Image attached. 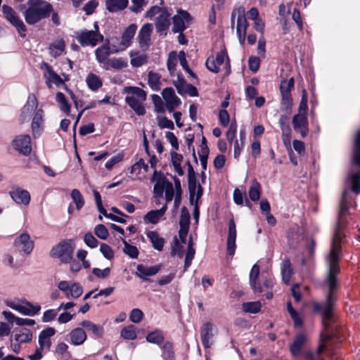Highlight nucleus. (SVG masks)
Returning <instances> with one entry per match:
<instances>
[{"label": "nucleus", "instance_id": "f257e3e1", "mask_svg": "<svg viewBox=\"0 0 360 360\" xmlns=\"http://www.w3.org/2000/svg\"><path fill=\"white\" fill-rule=\"evenodd\" d=\"M347 193V191H346L343 193L342 200L340 205L339 223L335 231L330 253L327 258L328 276L325 282L328 290L326 300L322 304L314 303L313 305L314 310L321 312L324 319H329L331 317L332 309L335 302L334 290L337 288L336 275L340 271L338 266L339 251L340 249V242L344 236L341 231V226L344 223L343 217L347 210V207L345 204Z\"/></svg>", "mask_w": 360, "mask_h": 360}, {"label": "nucleus", "instance_id": "f03ea898", "mask_svg": "<svg viewBox=\"0 0 360 360\" xmlns=\"http://www.w3.org/2000/svg\"><path fill=\"white\" fill-rule=\"evenodd\" d=\"M151 181L155 182L153 187V198L156 200L158 205L160 204V200L165 193V198L167 204L171 202L173 198L174 207L177 210L181 200L182 190L180 180L174 178V186L170 182L162 173L154 171Z\"/></svg>", "mask_w": 360, "mask_h": 360}, {"label": "nucleus", "instance_id": "7ed1b4c3", "mask_svg": "<svg viewBox=\"0 0 360 360\" xmlns=\"http://www.w3.org/2000/svg\"><path fill=\"white\" fill-rule=\"evenodd\" d=\"M28 8L25 12V19L30 25H34L49 15L52 6L44 0H29Z\"/></svg>", "mask_w": 360, "mask_h": 360}, {"label": "nucleus", "instance_id": "20e7f679", "mask_svg": "<svg viewBox=\"0 0 360 360\" xmlns=\"http://www.w3.org/2000/svg\"><path fill=\"white\" fill-rule=\"evenodd\" d=\"M127 94L125 101L137 115H143L146 113L143 103L146 100V92L136 86H127L124 89Z\"/></svg>", "mask_w": 360, "mask_h": 360}, {"label": "nucleus", "instance_id": "39448f33", "mask_svg": "<svg viewBox=\"0 0 360 360\" xmlns=\"http://www.w3.org/2000/svg\"><path fill=\"white\" fill-rule=\"evenodd\" d=\"M75 247L73 240H63L52 248L50 255L51 257L59 259L61 263L68 264L73 259Z\"/></svg>", "mask_w": 360, "mask_h": 360}, {"label": "nucleus", "instance_id": "423d86ee", "mask_svg": "<svg viewBox=\"0 0 360 360\" xmlns=\"http://www.w3.org/2000/svg\"><path fill=\"white\" fill-rule=\"evenodd\" d=\"M158 15L155 20V27L158 32L165 31L170 25V14L165 8L158 6H152L145 13L146 18L153 19Z\"/></svg>", "mask_w": 360, "mask_h": 360}, {"label": "nucleus", "instance_id": "0eeeda50", "mask_svg": "<svg viewBox=\"0 0 360 360\" xmlns=\"http://www.w3.org/2000/svg\"><path fill=\"white\" fill-rule=\"evenodd\" d=\"M94 30H82L76 33V39L82 46H96L98 43L104 39V37L100 33L97 22L94 25Z\"/></svg>", "mask_w": 360, "mask_h": 360}, {"label": "nucleus", "instance_id": "6e6552de", "mask_svg": "<svg viewBox=\"0 0 360 360\" xmlns=\"http://www.w3.org/2000/svg\"><path fill=\"white\" fill-rule=\"evenodd\" d=\"M205 65L207 69L212 72L216 73L224 69L226 75H228L231 72L229 60L225 51H221L215 58L209 57Z\"/></svg>", "mask_w": 360, "mask_h": 360}, {"label": "nucleus", "instance_id": "1a4fd4ad", "mask_svg": "<svg viewBox=\"0 0 360 360\" xmlns=\"http://www.w3.org/2000/svg\"><path fill=\"white\" fill-rule=\"evenodd\" d=\"M6 304L25 316H34L41 310L40 305H34L26 300H8Z\"/></svg>", "mask_w": 360, "mask_h": 360}, {"label": "nucleus", "instance_id": "9d476101", "mask_svg": "<svg viewBox=\"0 0 360 360\" xmlns=\"http://www.w3.org/2000/svg\"><path fill=\"white\" fill-rule=\"evenodd\" d=\"M58 288L63 292L67 299H77L83 293V288L76 282H70L68 281H60L57 284Z\"/></svg>", "mask_w": 360, "mask_h": 360}, {"label": "nucleus", "instance_id": "9b49d317", "mask_svg": "<svg viewBox=\"0 0 360 360\" xmlns=\"http://www.w3.org/2000/svg\"><path fill=\"white\" fill-rule=\"evenodd\" d=\"M2 12L4 17L16 28L21 36L24 37L25 35L26 27L15 11L11 6L4 5L2 7Z\"/></svg>", "mask_w": 360, "mask_h": 360}, {"label": "nucleus", "instance_id": "f8f14e48", "mask_svg": "<svg viewBox=\"0 0 360 360\" xmlns=\"http://www.w3.org/2000/svg\"><path fill=\"white\" fill-rule=\"evenodd\" d=\"M41 68L44 70V77L49 88H51L53 84L62 85L68 80V77L63 75L65 79H63L47 63H43Z\"/></svg>", "mask_w": 360, "mask_h": 360}, {"label": "nucleus", "instance_id": "ddd939ff", "mask_svg": "<svg viewBox=\"0 0 360 360\" xmlns=\"http://www.w3.org/2000/svg\"><path fill=\"white\" fill-rule=\"evenodd\" d=\"M173 27L174 32H182L186 26L191 22L192 18L185 11L178 10L176 14L173 16Z\"/></svg>", "mask_w": 360, "mask_h": 360}, {"label": "nucleus", "instance_id": "4468645a", "mask_svg": "<svg viewBox=\"0 0 360 360\" xmlns=\"http://www.w3.org/2000/svg\"><path fill=\"white\" fill-rule=\"evenodd\" d=\"M15 248L25 255H29L34 248V241L27 233H22L15 238L14 240Z\"/></svg>", "mask_w": 360, "mask_h": 360}, {"label": "nucleus", "instance_id": "2eb2a0df", "mask_svg": "<svg viewBox=\"0 0 360 360\" xmlns=\"http://www.w3.org/2000/svg\"><path fill=\"white\" fill-rule=\"evenodd\" d=\"M94 52L96 60L99 64L103 65V68L105 67L110 60V55L114 53L109 39H106L105 43L98 47Z\"/></svg>", "mask_w": 360, "mask_h": 360}, {"label": "nucleus", "instance_id": "dca6fc26", "mask_svg": "<svg viewBox=\"0 0 360 360\" xmlns=\"http://www.w3.org/2000/svg\"><path fill=\"white\" fill-rule=\"evenodd\" d=\"M248 27V22L245 16V8L240 7L238 9V19L236 32L239 43L243 45L245 41L246 30Z\"/></svg>", "mask_w": 360, "mask_h": 360}, {"label": "nucleus", "instance_id": "f3484780", "mask_svg": "<svg viewBox=\"0 0 360 360\" xmlns=\"http://www.w3.org/2000/svg\"><path fill=\"white\" fill-rule=\"evenodd\" d=\"M294 130L299 133L302 138L307 136L309 132L308 118L307 115L296 113L292 119Z\"/></svg>", "mask_w": 360, "mask_h": 360}, {"label": "nucleus", "instance_id": "a211bd4d", "mask_svg": "<svg viewBox=\"0 0 360 360\" xmlns=\"http://www.w3.org/2000/svg\"><path fill=\"white\" fill-rule=\"evenodd\" d=\"M190 214L186 207H182L179 219V237L182 243H186V238L189 230Z\"/></svg>", "mask_w": 360, "mask_h": 360}, {"label": "nucleus", "instance_id": "6ab92c4d", "mask_svg": "<svg viewBox=\"0 0 360 360\" xmlns=\"http://www.w3.org/2000/svg\"><path fill=\"white\" fill-rule=\"evenodd\" d=\"M15 149L23 155H29L32 151L31 140L29 135H19L13 141Z\"/></svg>", "mask_w": 360, "mask_h": 360}, {"label": "nucleus", "instance_id": "aec40b11", "mask_svg": "<svg viewBox=\"0 0 360 360\" xmlns=\"http://www.w3.org/2000/svg\"><path fill=\"white\" fill-rule=\"evenodd\" d=\"M12 200L18 205L27 206L31 200L30 193L23 188L17 187L9 192Z\"/></svg>", "mask_w": 360, "mask_h": 360}, {"label": "nucleus", "instance_id": "412c9836", "mask_svg": "<svg viewBox=\"0 0 360 360\" xmlns=\"http://www.w3.org/2000/svg\"><path fill=\"white\" fill-rule=\"evenodd\" d=\"M162 96L165 101L167 109L169 112H172L181 103L180 98L175 95L174 91L172 88H166L163 89L162 91Z\"/></svg>", "mask_w": 360, "mask_h": 360}, {"label": "nucleus", "instance_id": "4be33fe9", "mask_svg": "<svg viewBox=\"0 0 360 360\" xmlns=\"http://www.w3.org/2000/svg\"><path fill=\"white\" fill-rule=\"evenodd\" d=\"M56 333V330L53 328L49 327L42 331L39 335V347L41 350L48 352L51 345V338Z\"/></svg>", "mask_w": 360, "mask_h": 360}, {"label": "nucleus", "instance_id": "5701e85b", "mask_svg": "<svg viewBox=\"0 0 360 360\" xmlns=\"http://www.w3.org/2000/svg\"><path fill=\"white\" fill-rule=\"evenodd\" d=\"M214 326L210 322L204 323L200 329V338L205 348H209L213 343Z\"/></svg>", "mask_w": 360, "mask_h": 360}, {"label": "nucleus", "instance_id": "b1692460", "mask_svg": "<svg viewBox=\"0 0 360 360\" xmlns=\"http://www.w3.org/2000/svg\"><path fill=\"white\" fill-rule=\"evenodd\" d=\"M236 226L233 219H231L229 224V234L227 238V254L232 257L236 250Z\"/></svg>", "mask_w": 360, "mask_h": 360}, {"label": "nucleus", "instance_id": "393cba45", "mask_svg": "<svg viewBox=\"0 0 360 360\" xmlns=\"http://www.w3.org/2000/svg\"><path fill=\"white\" fill-rule=\"evenodd\" d=\"M153 30V26L150 23L144 24L139 32L138 39L141 48H146L149 46L150 36Z\"/></svg>", "mask_w": 360, "mask_h": 360}, {"label": "nucleus", "instance_id": "a878e982", "mask_svg": "<svg viewBox=\"0 0 360 360\" xmlns=\"http://www.w3.org/2000/svg\"><path fill=\"white\" fill-rule=\"evenodd\" d=\"M280 125H281V128L282 129L283 143L284 146L288 149H291L290 148V147H291V143H290L291 130L289 127L285 126L283 122L281 121H280ZM292 150H290V151L289 152L290 161L294 165H297V161L296 158L292 155Z\"/></svg>", "mask_w": 360, "mask_h": 360}, {"label": "nucleus", "instance_id": "bb28decb", "mask_svg": "<svg viewBox=\"0 0 360 360\" xmlns=\"http://www.w3.org/2000/svg\"><path fill=\"white\" fill-rule=\"evenodd\" d=\"M167 209V204H165L160 210H155L148 212L144 217L143 221L146 224H156L162 218Z\"/></svg>", "mask_w": 360, "mask_h": 360}, {"label": "nucleus", "instance_id": "cd10ccee", "mask_svg": "<svg viewBox=\"0 0 360 360\" xmlns=\"http://www.w3.org/2000/svg\"><path fill=\"white\" fill-rule=\"evenodd\" d=\"M69 337L70 343L75 346L82 345L87 339V335L82 327H77L72 329Z\"/></svg>", "mask_w": 360, "mask_h": 360}, {"label": "nucleus", "instance_id": "c85d7f7f", "mask_svg": "<svg viewBox=\"0 0 360 360\" xmlns=\"http://www.w3.org/2000/svg\"><path fill=\"white\" fill-rule=\"evenodd\" d=\"M38 105L36 97L34 95H30L26 104L21 110V116L23 120L29 118L32 112L37 109Z\"/></svg>", "mask_w": 360, "mask_h": 360}, {"label": "nucleus", "instance_id": "c756f323", "mask_svg": "<svg viewBox=\"0 0 360 360\" xmlns=\"http://www.w3.org/2000/svg\"><path fill=\"white\" fill-rule=\"evenodd\" d=\"M44 112L41 110H38L35 112L32 122V129L33 132V135L39 136L43 129V122H44Z\"/></svg>", "mask_w": 360, "mask_h": 360}, {"label": "nucleus", "instance_id": "7c9ffc66", "mask_svg": "<svg viewBox=\"0 0 360 360\" xmlns=\"http://www.w3.org/2000/svg\"><path fill=\"white\" fill-rule=\"evenodd\" d=\"M148 169V165L145 163L143 160L141 159L131 167V173L134 174L136 179H142L145 178Z\"/></svg>", "mask_w": 360, "mask_h": 360}, {"label": "nucleus", "instance_id": "2f4dec72", "mask_svg": "<svg viewBox=\"0 0 360 360\" xmlns=\"http://www.w3.org/2000/svg\"><path fill=\"white\" fill-rule=\"evenodd\" d=\"M80 326L91 331L96 338H101L104 333V328L102 326L96 324L89 320H84Z\"/></svg>", "mask_w": 360, "mask_h": 360}, {"label": "nucleus", "instance_id": "473e14b6", "mask_svg": "<svg viewBox=\"0 0 360 360\" xmlns=\"http://www.w3.org/2000/svg\"><path fill=\"white\" fill-rule=\"evenodd\" d=\"M306 342L307 338L303 334L297 335L295 338L292 345H290V350L291 354L294 356L300 355L302 347H303Z\"/></svg>", "mask_w": 360, "mask_h": 360}, {"label": "nucleus", "instance_id": "72a5a7b5", "mask_svg": "<svg viewBox=\"0 0 360 360\" xmlns=\"http://www.w3.org/2000/svg\"><path fill=\"white\" fill-rule=\"evenodd\" d=\"M159 269V267L157 266H147L140 264L136 267L137 271L136 274L139 278L145 279L148 276H151L156 274Z\"/></svg>", "mask_w": 360, "mask_h": 360}, {"label": "nucleus", "instance_id": "f704fd0d", "mask_svg": "<svg viewBox=\"0 0 360 360\" xmlns=\"http://www.w3.org/2000/svg\"><path fill=\"white\" fill-rule=\"evenodd\" d=\"M127 65L128 63L127 58H110L103 68L106 70H110L111 69L121 70L127 68Z\"/></svg>", "mask_w": 360, "mask_h": 360}, {"label": "nucleus", "instance_id": "c9c22d12", "mask_svg": "<svg viewBox=\"0 0 360 360\" xmlns=\"http://www.w3.org/2000/svg\"><path fill=\"white\" fill-rule=\"evenodd\" d=\"M129 0H105L106 9L110 12H117L127 8Z\"/></svg>", "mask_w": 360, "mask_h": 360}, {"label": "nucleus", "instance_id": "e433bc0d", "mask_svg": "<svg viewBox=\"0 0 360 360\" xmlns=\"http://www.w3.org/2000/svg\"><path fill=\"white\" fill-rule=\"evenodd\" d=\"M14 338L19 344L27 343L32 340V333L27 328H21L15 332Z\"/></svg>", "mask_w": 360, "mask_h": 360}, {"label": "nucleus", "instance_id": "4c0bfd02", "mask_svg": "<svg viewBox=\"0 0 360 360\" xmlns=\"http://www.w3.org/2000/svg\"><path fill=\"white\" fill-rule=\"evenodd\" d=\"M259 274V267L257 264H254L250 272V284L255 291L261 292L262 289L257 283Z\"/></svg>", "mask_w": 360, "mask_h": 360}, {"label": "nucleus", "instance_id": "58836bf2", "mask_svg": "<svg viewBox=\"0 0 360 360\" xmlns=\"http://www.w3.org/2000/svg\"><path fill=\"white\" fill-rule=\"evenodd\" d=\"M147 237L150 239L153 247L158 250L161 251L165 244V240L160 237L157 232L148 231L146 233Z\"/></svg>", "mask_w": 360, "mask_h": 360}, {"label": "nucleus", "instance_id": "ea45409f", "mask_svg": "<svg viewBox=\"0 0 360 360\" xmlns=\"http://www.w3.org/2000/svg\"><path fill=\"white\" fill-rule=\"evenodd\" d=\"M195 250L193 248V238L190 236L188 244L186 258L184 262V270H186L191 264L192 260L194 258Z\"/></svg>", "mask_w": 360, "mask_h": 360}, {"label": "nucleus", "instance_id": "a19ab883", "mask_svg": "<svg viewBox=\"0 0 360 360\" xmlns=\"http://www.w3.org/2000/svg\"><path fill=\"white\" fill-rule=\"evenodd\" d=\"M65 41L63 39H58L49 46V52L53 57H58L63 53L65 50Z\"/></svg>", "mask_w": 360, "mask_h": 360}, {"label": "nucleus", "instance_id": "79ce46f5", "mask_svg": "<svg viewBox=\"0 0 360 360\" xmlns=\"http://www.w3.org/2000/svg\"><path fill=\"white\" fill-rule=\"evenodd\" d=\"M86 82L90 89L96 91L102 86L103 82L101 78L94 73H89L86 78Z\"/></svg>", "mask_w": 360, "mask_h": 360}, {"label": "nucleus", "instance_id": "37998d69", "mask_svg": "<svg viewBox=\"0 0 360 360\" xmlns=\"http://www.w3.org/2000/svg\"><path fill=\"white\" fill-rule=\"evenodd\" d=\"M112 49H113V53H120L125 51L131 45L124 41L121 37V39L112 38V43H110Z\"/></svg>", "mask_w": 360, "mask_h": 360}, {"label": "nucleus", "instance_id": "c03bdc74", "mask_svg": "<svg viewBox=\"0 0 360 360\" xmlns=\"http://www.w3.org/2000/svg\"><path fill=\"white\" fill-rule=\"evenodd\" d=\"M171 158L175 172L179 175H182L184 174V171L181 167L183 156L175 151H172L171 152Z\"/></svg>", "mask_w": 360, "mask_h": 360}, {"label": "nucleus", "instance_id": "a18cd8bd", "mask_svg": "<svg viewBox=\"0 0 360 360\" xmlns=\"http://www.w3.org/2000/svg\"><path fill=\"white\" fill-rule=\"evenodd\" d=\"M120 335L125 340H135L137 337V330L136 328L130 325L127 327H124L120 332Z\"/></svg>", "mask_w": 360, "mask_h": 360}, {"label": "nucleus", "instance_id": "49530a36", "mask_svg": "<svg viewBox=\"0 0 360 360\" xmlns=\"http://www.w3.org/2000/svg\"><path fill=\"white\" fill-rule=\"evenodd\" d=\"M148 83L153 91L160 89V76L158 73L150 72L148 75Z\"/></svg>", "mask_w": 360, "mask_h": 360}, {"label": "nucleus", "instance_id": "de8ad7c7", "mask_svg": "<svg viewBox=\"0 0 360 360\" xmlns=\"http://www.w3.org/2000/svg\"><path fill=\"white\" fill-rule=\"evenodd\" d=\"M281 272H282L283 281L285 283H288L290 282V278L292 276V269L290 266V262L288 259H285L283 262Z\"/></svg>", "mask_w": 360, "mask_h": 360}, {"label": "nucleus", "instance_id": "09e8293b", "mask_svg": "<svg viewBox=\"0 0 360 360\" xmlns=\"http://www.w3.org/2000/svg\"><path fill=\"white\" fill-rule=\"evenodd\" d=\"M56 99L60 104V109L68 115L70 111V105H69L65 95L61 92H58L56 96Z\"/></svg>", "mask_w": 360, "mask_h": 360}, {"label": "nucleus", "instance_id": "8fccbe9b", "mask_svg": "<svg viewBox=\"0 0 360 360\" xmlns=\"http://www.w3.org/2000/svg\"><path fill=\"white\" fill-rule=\"evenodd\" d=\"M249 197L252 201H257L260 197V184L256 180L252 181L249 189Z\"/></svg>", "mask_w": 360, "mask_h": 360}, {"label": "nucleus", "instance_id": "3c124183", "mask_svg": "<svg viewBox=\"0 0 360 360\" xmlns=\"http://www.w3.org/2000/svg\"><path fill=\"white\" fill-rule=\"evenodd\" d=\"M147 342L153 344L160 345L164 340V336L160 330H155L149 333L146 336Z\"/></svg>", "mask_w": 360, "mask_h": 360}, {"label": "nucleus", "instance_id": "603ef678", "mask_svg": "<svg viewBox=\"0 0 360 360\" xmlns=\"http://www.w3.org/2000/svg\"><path fill=\"white\" fill-rule=\"evenodd\" d=\"M136 30L137 25L136 24H131L124 30V31L122 33V37L130 45L131 44V41L134 37Z\"/></svg>", "mask_w": 360, "mask_h": 360}, {"label": "nucleus", "instance_id": "864d4df0", "mask_svg": "<svg viewBox=\"0 0 360 360\" xmlns=\"http://www.w3.org/2000/svg\"><path fill=\"white\" fill-rule=\"evenodd\" d=\"M130 63L133 67H140L146 62V57L143 55L139 54L136 52L131 51L129 53Z\"/></svg>", "mask_w": 360, "mask_h": 360}, {"label": "nucleus", "instance_id": "5fc2aeb1", "mask_svg": "<svg viewBox=\"0 0 360 360\" xmlns=\"http://www.w3.org/2000/svg\"><path fill=\"white\" fill-rule=\"evenodd\" d=\"M287 309L293 321L295 327H300L302 325V319L299 316L298 313L292 308L290 302L287 303Z\"/></svg>", "mask_w": 360, "mask_h": 360}, {"label": "nucleus", "instance_id": "6e6d98bb", "mask_svg": "<svg viewBox=\"0 0 360 360\" xmlns=\"http://www.w3.org/2000/svg\"><path fill=\"white\" fill-rule=\"evenodd\" d=\"M261 303L259 302H250L243 304V309L245 312L255 314L260 311Z\"/></svg>", "mask_w": 360, "mask_h": 360}, {"label": "nucleus", "instance_id": "4d7b16f0", "mask_svg": "<svg viewBox=\"0 0 360 360\" xmlns=\"http://www.w3.org/2000/svg\"><path fill=\"white\" fill-rule=\"evenodd\" d=\"M307 93L305 89H303L302 91V99L300 103L297 112L300 113L301 115H307V110H308V105H307Z\"/></svg>", "mask_w": 360, "mask_h": 360}, {"label": "nucleus", "instance_id": "13d9d810", "mask_svg": "<svg viewBox=\"0 0 360 360\" xmlns=\"http://www.w3.org/2000/svg\"><path fill=\"white\" fill-rule=\"evenodd\" d=\"M294 88V79L290 78L288 80H283L281 83V94H290V91Z\"/></svg>", "mask_w": 360, "mask_h": 360}, {"label": "nucleus", "instance_id": "bf43d9fd", "mask_svg": "<svg viewBox=\"0 0 360 360\" xmlns=\"http://www.w3.org/2000/svg\"><path fill=\"white\" fill-rule=\"evenodd\" d=\"M354 161L360 166V131L356 134L354 149Z\"/></svg>", "mask_w": 360, "mask_h": 360}, {"label": "nucleus", "instance_id": "052dcab7", "mask_svg": "<svg viewBox=\"0 0 360 360\" xmlns=\"http://www.w3.org/2000/svg\"><path fill=\"white\" fill-rule=\"evenodd\" d=\"M71 197L76 205L77 209L80 210L84 204V200L79 191L73 189L71 193Z\"/></svg>", "mask_w": 360, "mask_h": 360}, {"label": "nucleus", "instance_id": "680f3d73", "mask_svg": "<svg viewBox=\"0 0 360 360\" xmlns=\"http://www.w3.org/2000/svg\"><path fill=\"white\" fill-rule=\"evenodd\" d=\"M352 191L356 194L360 193V172L352 174L350 177Z\"/></svg>", "mask_w": 360, "mask_h": 360}, {"label": "nucleus", "instance_id": "e2e57ef3", "mask_svg": "<svg viewBox=\"0 0 360 360\" xmlns=\"http://www.w3.org/2000/svg\"><path fill=\"white\" fill-rule=\"evenodd\" d=\"M94 233L102 240H105L109 236V232L103 224H98L94 228Z\"/></svg>", "mask_w": 360, "mask_h": 360}, {"label": "nucleus", "instance_id": "0e129e2a", "mask_svg": "<svg viewBox=\"0 0 360 360\" xmlns=\"http://www.w3.org/2000/svg\"><path fill=\"white\" fill-rule=\"evenodd\" d=\"M131 6L130 10L136 13L141 12L143 8L147 5L148 2L146 0H131Z\"/></svg>", "mask_w": 360, "mask_h": 360}, {"label": "nucleus", "instance_id": "69168bd1", "mask_svg": "<svg viewBox=\"0 0 360 360\" xmlns=\"http://www.w3.org/2000/svg\"><path fill=\"white\" fill-rule=\"evenodd\" d=\"M177 55L174 52H172L169 53L168 59H167V68L171 74H173L175 71L176 66L177 64Z\"/></svg>", "mask_w": 360, "mask_h": 360}, {"label": "nucleus", "instance_id": "338daca9", "mask_svg": "<svg viewBox=\"0 0 360 360\" xmlns=\"http://www.w3.org/2000/svg\"><path fill=\"white\" fill-rule=\"evenodd\" d=\"M174 84L179 94H186V90L189 84H187L181 77H178L177 79L174 82Z\"/></svg>", "mask_w": 360, "mask_h": 360}, {"label": "nucleus", "instance_id": "774afa93", "mask_svg": "<svg viewBox=\"0 0 360 360\" xmlns=\"http://www.w3.org/2000/svg\"><path fill=\"white\" fill-rule=\"evenodd\" d=\"M157 123H158V125L162 129H164V128L169 129H174V124H173L172 121L169 120L166 117L158 116L157 117Z\"/></svg>", "mask_w": 360, "mask_h": 360}]
</instances>
